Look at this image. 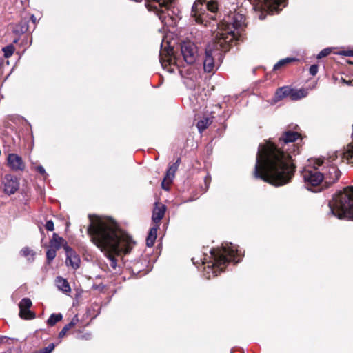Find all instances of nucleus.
<instances>
[{"label": "nucleus", "instance_id": "18", "mask_svg": "<svg viewBox=\"0 0 353 353\" xmlns=\"http://www.w3.org/2000/svg\"><path fill=\"white\" fill-rule=\"evenodd\" d=\"M56 285L58 288V289L64 293H68L70 292L71 288L69 285V283L65 279H63L61 276L57 277L56 280Z\"/></svg>", "mask_w": 353, "mask_h": 353}, {"label": "nucleus", "instance_id": "30", "mask_svg": "<svg viewBox=\"0 0 353 353\" xmlns=\"http://www.w3.org/2000/svg\"><path fill=\"white\" fill-rule=\"evenodd\" d=\"M15 48L12 44H10L3 48H1V51L4 53V57L6 58L10 57L11 55H12Z\"/></svg>", "mask_w": 353, "mask_h": 353}, {"label": "nucleus", "instance_id": "16", "mask_svg": "<svg viewBox=\"0 0 353 353\" xmlns=\"http://www.w3.org/2000/svg\"><path fill=\"white\" fill-rule=\"evenodd\" d=\"M180 161H181L180 159H178L176 160V161L174 163H173L172 165H170L169 167V168L168 169L166 175L164 177V179L161 183V186H162L163 189H164L165 190H168V187L165 186V183L167 184V185H168L172 182V181L174 176L175 172L178 169Z\"/></svg>", "mask_w": 353, "mask_h": 353}, {"label": "nucleus", "instance_id": "13", "mask_svg": "<svg viewBox=\"0 0 353 353\" xmlns=\"http://www.w3.org/2000/svg\"><path fill=\"white\" fill-rule=\"evenodd\" d=\"M7 165L13 171H23L26 165L22 158L16 154H9L7 157Z\"/></svg>", "mask_w": 353, "mask_h": 353}, {"label": "nucleus", "instance_id": "8", "mask_svg": "<svg viewBox=\"0 0 353 353\" xmlns=\"http://www.w3.org/2000/svg\"><path fill=\"white\" fill-rule=\"evenodd\" d=\"M219 10L216 0H196L192 7L191 17L196 23L208 26L214 22Z\"/></svg>", "mask_w": 353, "mask_h": 353}, {"label": "nucleus", "instance_id": "27", "mask_svg": "<svg viewBox=\"0 0 353 353\" xmlns=\"http://www.w3.org/2000/svg\"><path fill=\"white\" fill-rule=\"evenodd\" d=\"M293 61H295V59L293 58H288V57L281 59L274 65L273 70H277L280 69L281 67L285 65L286 64H288Z\"/></svg>", "mask_w": 353, "mask_h": 353}, {"label": "nucleus", "instance_id": "22", "mask_svg": "<svg viewBox=\"0 0 353 353\" xmlns=\"http://www.w3.org/2000/svg\"><path fill=\"white\" fill-rule=\"evenodd\" d=\"M158 226L153 227L150 230L148 237L146 239V245L148 247L153 246L154 241L157 239V233Z\"/></svg>", "mask_w": 353, "mask_h": 353}, {"label": "nucleus", "instance_id": "24", "mask_svg": "<svg viewBox=\"0 0 353 353\" xmlns=\"http://www.w3.org/2000/svg\"><path fill=\"white\" fill-rule=\"evenodd\" d=\"M291 90L288 87H282L277 90L276 92V97L278 99H281L286 97H290Z\"/></svg>", "mask_w": 353, "mask_h": 353}, {"label": "nucleus", "instance_id": "1", "mask_svg": "<svg viewBox=\"0 0 353 353\" xmlns=\"http://www.w3.org/2000/svg\"><path fill=\"white\" fill-rule=\"evenodd\" d=\"M300 137L296 132L286 131L279 138V144L282 145L281 150L271 141L260 144L256 154L254 176L275 186H281L288 183L295 171V165L292 162V154L299 153V147L292 143L289 148L285 145L294 142Z\"/></svg>", "mask_w": 353, "mask_h": 353}, {"label": "nucleus", "instance_id": "10", "mask_svg": "<svg viewBox=\"0 0 353 353\" xmlns=\"http://www.w3.org/2000/svg\"><path fill=\"white\" fill-rule=\"evenodd\" d=\"M309 164L301 172L305 186L309 190L320 185L323 181V173L320 167L323 165L324 161L320 159L308 160Z\"/></svg>", "mask_w": 353, "mask_h": 353}, {"label": "nucleus", "instance_id": "3", "mask_svg": "<svg viewBox=\"0 0 353 353\" xmlns=\"http://www.w3.org/2000/svg\"><path fill=\"white\" fill-rule=\"evenodd\" d=\"M210 261L203 259V275L208 279L216 276L230 261L239 263L241 256V252L238 250L237 245L232 243L222 244L219 248L211 249L210 251Z\"/></svg>", "mask_w": 353, "mask_h": 353}, {"label": "nucleus", "instance_id": "12", "mask_svg": "<svg viewBox=\"0 0 353 353\" xmlns=\"http://www.w3.org/2000/svg\"><path fill=\"white\" fill-rule=\"evenodd\" d=\"M321 170L323 173V180L327 183H333L340 177L341 172L336 166H323Z\"/></svg>", "mask_w": 353, "mask_h": 353}, {"label": "nucleus", "instance_id": "7", "mask_svg": "<svg viewBox=\"0 0 353 353\" xmlns=\"http://www.w3.org/2000/svg\"><path fill=\"white\" fill-rule=\"evenodd\" d=\"M230 45L217 37L206 46L203 59V69L205 72H214L221 63L223 52L229 50Z\"/></svg>", "mask_w": 353, "mask_h": 353}, {"label": "nucleus", "instance_id": "23", "mask_svg": "<svg viewBox=\"0 0 353 353\" xmlns=\"http://www.w3.org/2000/svg\"><path fill=\"white\" fill-rule=\"evenodd\" d=\"M20 253L21 256L26 257L30 262H32L34 260L35 252L28 247L21 249Z\"/></svg>", "mask_w": 353, "mask_h": 353}, {"label": "nucleus", "instance_id": "28", "mask_svg": "<svg viewBox=\"0 0 353 353\" xmlns=\"http://www.w3.org/2000/svg\"><path fill=\"white\" fill-rule=\"evenodd\" d=\"M57 250L52 248H49L46 252L47 263L50 264L52 261L56 257Z\"/></svg>", "mask_w": 353, "mask_h": 353}, {"label": "nucleus", "instance_id": "19", "mask_svg": "<svg viewBox=\"0 0 353 353\" xmlns=\"http://www.w3.org/2000/svg\"><path fill=\"white\" fill-rule=\"evenodd\" d=\"M64 239L62 237H60L57 234L54 233L50 241V247L58 250L61 248Z\"/></svg>", "mask_w": 353, "mask_h": 353}, {"label": "nucleus", "instance_id": "29", "mask_svg": "<svg viewBox=\"0 0 353 353\" xmlns=\"http://www.w3.org/2000/svg\"><path fill=\"white\" fill-rule=\"evenodd\" d=\"M28 30V21H21L19 24L17 26L15 32L17 33H24Z\"/></svg>", "mask_w": 353, "mask_h": 353}, {"label": "nucleus", "instance_id": "21", "mask_svg": "<svg viewBox=\"0 0 353 353\" xmlns=\"http://www.w3.org/2000/svg\"><path fill=\"white\" fill-rule=\"evenodd\" d=\"M213 117H204L198 121L196 126L200 133L203 132L212 123Z\"/></svg>", "mask_w": 353, "mask_h": 353}, {"label": "nucleus", "instance_id": "35", "mask_svg": "<svg viewBox=\"0 0 353 353\" xmlns=\"http://www.w3.org/2000/svg\"><path fill=\"white\" fill-rule=\"evenodd\" d=\"M36 170L39 172L41 174H42L43 176H46L47 174H46V172L44 169V168L41 165H39L36 168Z\"/></svg>", "mask_w": 353, "mask_h": 353}, {"label": "nucleus", "instance_id": "34", "mask_svg": "<svg viewBox=\"0 0 353 353\" xmlns=\"http://www.w3.org/2000/svg\"><path fill=\"white\" fill-rule=\"evenodd\" d=\"M318 72V66L316 65H312L310 67V74L312 76H314Z\"/></svg>", "mask_w": 353, "mask_h": 353}, {"label": "nucleus", "instance_id": "14", "mask_svg": "<svg viewBox=\"0 0 353 353\" xmlns=\"http://www.w3.org/2000/svg\"><path fill=\"white\" fill-rule=\"evenodd\" d=\"M66 254L65 263L68 266H71L73 269L77 270L79 267L80 258L67 244L63 245Z\"/></svg>", "mask_w": 353, "mask_h": 353}, {"label": "nucleus", "instance_id": "38", "mask_svg": "<svg viewBox=\"0 0 353 353\" xmlns=\"http://www.w3.org/2000/svg\"><path fill=\"white\" fill-rule=\"evenodd\" d=\"M208 181H210V179H208V176H206L205 179V183H208Z\"/></svg>", "mask_w": 353, "mask_h": 353}, {"label": "nucleus", "instance_id": "33", "mask_svg": "<svg viewBox=\"0 0 353 353\" xmlns=\"http://www.w3.org/2000/svg\"><path fill=\"white\" fill-rule=\"evenodd\" d=\"M46 229L48 231H53L54 230V223L52 221L49 220L46 222L45 225Z\"/></svg>", "mask_w": 353, "mask_h": 353}, {"label": "nucleus", "instance_id": "32", "mask_svg": "<svg viewBox=\"0 0 353 353\" xmlns=\"http://www.w3.org/2000/svg\"><path fill=\"white\" fill-rule=\"evenodd\" d=\"M330 52H331V48H325V49L322 50L318 54L317 58L321 59L323 57H325L327 56L328 54H330Z\"/></svg>", "mask_w": 353, "mask_h": 353}, {"label": "nucleus", "instance_id": "26", "mask_svg": "<svg viewBox=\"0 0 353 353\" xmlns=\"http://www.w3.org/2000/svg\"><path fill=\"white\" fill-rule=\"evenodd\" d=\"M62 318H63V316L61 313L52 314L50 316V317L47 320V323L50 326H53L57 322L60 321L62 319Z\"/></svg>", "mask_w": 353, "mask_h": 353}, {"label": "nucleus", "instance_id": "31", "mask_svg": "<svg viewBox=\"0 0 353 353\" xmlns=\"http://www.w3.org/2000/svg\"><path fill=\"white\" fill-rule=\"evenodd\" d=\"M54 349V343H50L47 347L40 350L36 353H51Z\"/></svg>", "mask_w": 353, "mask_h": 353}, {"label": "nucleus", "instance_id": "2", "mask_svg": "<svg viewBox=\"0 0 353 353\" xmlns=\"http://www.w3.org/2000/svg\"><path fill=\"white\" fill-rule=\"evenodd\" d=\"M88 234L91 241L105 253L114 270L117 268L115 255L128 254L134 242L131 237L121 230L112 219L90 214Z\"/></svg>", "mask_w": 353, "mask_h": 353}, {"label": "nucleus", "instance_id": "36", "mask_svg": "<svg viewBox=\"0 0 353 353\" xmlns=\"http://www.w3.org/2000/svg\"><path fill=\"white\" fill-rule=\"evenodd\" d=\"M11 341L12 343H13L14 341H16L14 339H9V338H7L6 336H1V344L3 343H7L8 341Z\"/></svg>", "mask_w": 353, "mask_h": 353}, {"label": "nucleus", "instance_id": "6", "mask_svg": "<svg viewBox=\"0 0 353 353\" xmlns=\"http://www.w3.org/2000/svg\"><path fill=\"white\" fill-rule=\"evenodd\" d=\"M330 214L342 219H353V186L345 188L329 202Z\"/></svg>", "mask_w": 353, "mask_h": 353}, {"label": "nucleus", "instance_id": "39", "mask_svg": "<svg viewBox=\"0 0 353 353\" xmlns=\"http://www.w3.org/2000/svg\"><path fill=\"white\" fill-rule=\"evenodd\" d=\"M343 81H344V83H346V84H347V85H350V83L349 81H345V80H344Z\"/></svg>", "mask_w": 353, "mask_h": 353}, {"label": "nucleus", "instance_id": "17", "mask_svg": "<svg viewBox=\"0 0 353 353\" xmlns=\"http://www.w3.org/2000/svg\"><path fill=\"white\" fill-rule=\"evenodd\" d=\"M166 210V208L165 205L161 203H155V207L152 212V221L155 223H159L160 221L163 219L164 216L165 212Z\"/></svg>", "mask_w": 353, "mask_h": 353}, {"label": "nucleus", "instance_id": "4", "mask_svg": "<svg viewBox=\"0 0 353 353\" xmlns=\"http://www.w3.org/2000/svg\"><path fill=\"white\" fill-rule=\"evenodd\" d=\"M181 54L183 59L174 55L172 48H161L159 61L163 68L172 73L176 68L183 65V61L189 65L194 63L198 57L197 47L190 41H183L181 45Z\"/></svg>", "mask_w": 353, "mask_h": 353}, {"label": "nucleus", "instance_id": "9", "mask_svg": "<svg viewBox=\"0 0 353 353\" xmlns=\"http://www.w3.org/2000/svg\"><path fill=\"white\" fill-rule=\"evenodd\" d=\"M174 4L175 0H145V3L148 11L154 12L165 26L172 22Z\"/></svg>", "mask_w": 353, "mask_h": 353}, {"label": "nucleus", "instance_id": "15", "mask_svg": "<svg viewBox=\"0 0 353 353\" xmlns=\"http://www.w3.org/2000/svg\"><path fill=\"white\" fill-rule=\"evenodd\" d=\"M19 182L18 179L11 174L6 175L4 179V192L6 194L10 195L19 189Z\"/></svg>", "mask_w": 353, "mask_h": 353}, {"label": "nucleus", "instance_id": "5", "mask_svg": "<svg viewBox=\"0 0 353 353\" xmlns=\"http://www.w3.org/2000/svg\"><path fill=\"white\" fill-rule=\"evenodd\" d=\"M236 5L232 3V8L227 12L224 17L220 27V31L218 32L215 37L222 40L228 45L234 39H239L241 31L245 26V17L241 11H236Z\"/></svg>", "mask_w": 353, "mask_h": 353}, {"label": "nucleus", "instance_id": "25", "mask_svg": "<svg viewBox=\"0 0 353 353\" xmlns=\"http://www.w3.org/2000/svg\"><path fill=\"white\" fill-rule=\"evenodd\" d=\"M306 92L304 90H291L290 99L292 100H299L306 96Z\"/></svg>", "mask_w": 353, "mask_h": 353}, {"label": "nucleus", "instance_id": "20", "mask_svg": "<svg viewBox=\"0 0 353 353\" xmlns=\"http://www.w3.org/2000/svg\"><path fill=\"white\" fill-rule=\"evenodd\" d=\"M79 322V318L77 315H75L71 320V321L65 325L63 329L61 330V332L59 333V337L63 338L67 332L70 330L72 327H73L74 325L77 324Z\"/></svg>", "mask_w": 353, "mask_h": 353}, {"label": "nucleus", "instance_id": "11", "mask_svg": "<svg viewBox=\"0 0 353 353\" xmlns=\"http://www.w3.org/2000/svg\"><path fill=\"white\" fill-rule=\"evenodd\" d=\"M32 305V301L29 298H23L21 299L19 304L20 309L19 316L21 319L30 320L35 318L36 315L34 312L30 310Z\"/></svg>", "mask_w": 353, "mask_h": 353}, {"label": "nucleus", "instance_id": "40", "mask_svg": "<svg viewBox=\"0 0 353 353\" xmlns=\"http://www.w3.org/2000/svg\"><path fill=\"white\" fill-rule=\"evenodd\" d=\"M193 99H195V97H193V98H190V101H193Z\"/></svg>", "mask_w": 353, "mask_h": 353}, {"label": "nucleus", "instance_id": "37", "mask_svg": "<svg viewBox=\"0 0 353 353\" xmlns=\"http://www.w3.org/2000/svg\"><path fill=\"white\" fill-rule=\"evenodd\" d=\"M30 19H31V21H32V23H33L34 24H35V23H36V22H37V19H36V17H35V16H34V14H32V15L31 16Z\"/></svg>", "mask_w": 353, "mask_h": 353}]
</instances>
